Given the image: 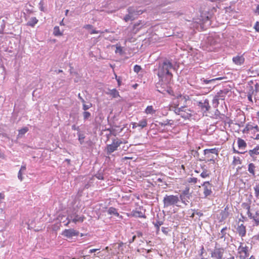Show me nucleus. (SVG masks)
I'll use <instances>...</instances> for the list:
<instances>
[{
    "label": "nucleus",
    "mask_w": 259,
    "mask_h": 259,
    "mask_svg": "<svg viewBox=\"0 0 259 259\" xmlns=\"http://www.w3.org/2000/svg\"><path fill=\"white\" fill-rule=\"evenodd\" d=\"M172 68H174V65L168 60L165 59L159 63L157 72L158 77L162 79L165 75L172 76V74L170 72V69Z\"/></svg>",
    "instance_id": "1"
},
{
    "label": "nucleus",
    "mask_w": 259,
    "mask_h": 259,
    "mask_svg": "<svg viewBox=\"0 0 259 259\" xmlns=\"http://www.w3.org/2000/svg\"><path fill=\"white\" fill-rule=\"evenodd\" d=\"M180 201L179 198L177 195H166L163 199L164 208L177 205Z\"/></svg>",
    "instance_id": "2"
},
{
    "label": "nucleus",
    "mask_w": 259,
    "mask_h": 259,
    "mask_svg": "<svg viewBox=\"0 0 259 259\" xmlns=\"http://www.w3.org/2000/svg\"><path fill=\"white\" fill-rule=\"evenodd\" d=\"M123 143V142L118 139H114L112 140L111 144L107 145L106 151L107 155H109L113 152L116 151L118 147Z\"/></svg>",
    "instance_id": "3"
},
{
    "label": "nucleus",
    "mask_w": 259,
    "mask_h": 259,
    "mask_svg": "<svg viewBox=\"0 0 259 259\" xmlns=\"http://www.w3.org/2000/svg\"><path fill=\"white\" fill-rule=\"evenodd\" d=\"M225 249L222 247H215L211 251V257L213 259H223Z\"/></svg>",
    "instance_id": "4"
},
{
    "label": "nucleus",
    "mask_w": 259,
    "mask_h": 259,
    "mask_svg": "<svg viewBox=\"0 0 259 259\" xmlns=\"http://www.w3.org/2000/svg\"><path fill=\"white\" fill-rule=\"evenodd\" d=\"M186 108L187 107L184 106H181L180 108L174 107L173 110L176 114L180 115L182 117L188 118L190 116V114L186 112Z\"/></svg>",
    "instance_id": "5"
},
{
    "label": "nucleus",
    "mask_w": 259,
    "mask_h": 259,
    "mask_svg": "<svg viewBox=\"0 0 259 259\" xmlns=\"http://www.w3.org/2000/svg\"><path fill=\"white\" fill-rule=\"evenodd\" d=\"M79 232L73 229H65L62 233V235L63 236L69 239L72 238L74 236H77Z\"/></svg>",
    "instance_id": "6"
},
{
    "label": "nucleus",
    "mask_w": 259,
    "mask_h": 259,
    "mask_svg": "<svg viewBox=\"0 0 259 259\" xmlns=\"http://www.w3.org/2000/svg\"><path fill=\"white\" fill-rule=\"evenodd\" d=\"M246 152L248 153V155L251 158L252 161L257 160L258 156H259V145H257L253 149L246 151Z\"/></svg>",
    "instance_id": "7"
},
{
    "label": "nucleus",
    "mask_w": 259,
    "mask_h": 259,
    "mask_svg": "<svg viewBox=\"0 0 259 259\" xmlns=\"http://www.w3.org/2000/svg\"><path fill=\"white\" fill-rule=\"evenodd\" d=\"M202 185L203 187V194L205 197L210 196L212 193V185L209 182H205Z\"/></svg>",
    "instance_id": "8"
},
{
    "label": "nucleus",
    "mask_w": 259,
    "mask_h": 259,
    "mask_svg": "<svg viewBox=\"0 0 259 259\" xmlns=\"http://www.w3.org/2000/svg\"><path fill=\"white\" fill-rule=\"evenodd\" d=\"M198 106L201 109L202 111L204 113L208 111L210 108L209 105V102L207 99L201 100L198 102Z\"/></svg>",
    "instance_id": "9"
},
{
    "label": "nucleus",
    "mask_w": 259,
    "mask_h": 259,
    "mask_svg": "<svg viewBox=\"0 0 259 259\" xmlns=\"http://www.w3.org/2000/svg\"><path fill=\"white\" fill-rule=\"evenodd\" d=\"M238 250L241 259H245L249 256L248 249L247 246H243L241 244L238 247Z\"/></svg>",
    "instance_id": "10"
},
{
    "label": "nucleus",
    "mask_w": 259,
    "mask_h": 259,
    "mask_svg": "<svg viewBox=\"0 0 259 259\" xmlns=\"http://www.w3.org/2000/svg\"><path fill=\"white\" fill-rule=\"evenodd\" d=\"M145 210L143 209H137L136 210L133 211V215L136 218H145L146 216L145 214Z\"/></svg>",
    "instance_id": "11"
},
{
    "label": "nucleus",
    "mask_w": 259,
    "mask_h": 259,
    "mask_svg": "<svg viewBox=\"0 0 259 259\" xmlns=\"http://www.w3.org/2000/svg\"><path fill=\"white\" fill-rule=\"evenodd\" d=\"M227 92H228L226 90H221L215 95V96L213 99V102H214L215 101L218 102V101L219 100H224L226 95L227 94Z\"/></svg>",
    "instance_id": "12"
},
{
    "label": "nucleus",
    "mask_w": 259,
    "mask_h": 259,
    "mask_svg": "<svg viewBox=\"0 0 259 259\" xmlns=\"http://www.w3.org/2000/svg\"><path fill=\"white\" fill-rule=\"evenodd\" d=\"M132 8H128L127 12L128 14L126 15L123 18V20L125 22H127L130 20H133L135 19V17L133 16L134 10Z\"/></svg>",
    "instance_id": "13"
},
{
    "label": "nucleus",
    "mask_w": 259,
    "mask_h": 259,
    "mask_svg": "<svg viewBox=\"0 0 259 259\" xmlns=\"http://www.w3.org/2000/svg\"><path fill=\"white\" fill-rule=\"evenodd\" d=\"M232 60L233 62L237 65H241L244 62V58L243 56H237L233 57Z\"/></svg>",
    "instance_id": "14"
},
{
    "label": "nucleus",
    "mask_w": 259,
    "mask_h": 259,
    "mask_svg": "<svg viewBox=\"0 0 259 259\" xmlns=\"http://www.w3.org/2000/svg\"><path fill=\"white\" fill-rule=\"evenodd\" d=\"M237 231L239 234V236L243 237L246 234V228L243 225L241 224L238 226L237 228Z\"/></svg>",
    "instance_id": "15"
},
{
    "label": "nucleus",
    "mask_w": 259,
    "mask_h": 259,
    "mask_svg": "<svg viewBox=\"0 0 259 259\" xmlns=\"http://www.w3.org/2000/svg\"><path fill=\"white\" fill-rule=\"evenodd\" d=\"M243 208H245L247 210V214L248 215V217L251 219H253L254 220V219H256L257 216H252V213L250 211V206L247 204V203H243Z\"/></svg>",
    "instance_id": "16"
},
{
    "label": "nucleus",
    "mask_w": 259,
    "mask_h": 259,
    "mask_svg": "<svg viewBox=\"0 0 259 259\" xmlns=\"http://www.w3.org/2000/svg\"><path fill=\"white\" fill-rule=\"evenodd\" d=\"M108 213L111 215H114L119 218H122V216L120 215L117 212V210L113 207H110L108 208L107 210Z\"/></svg>",
    "instance_id": "17"
},
{
    "label": "nucleus",
    "mask_w": 259,
    "mask_h": 259,
    "mask_svg": "<svg viewBox=\"0 0 259 259\" xmlns=\"http://www.w3.org/2000/svg\"><path fill=\"white\" fill-rule=\"evenodd\" d=\"M108 92L107 93V94L108 95H110L113 98H116L118 97H120L119 92H118V91L116 89H113L112 90L108 89Z\"/></svg>",
    "instance_id": "18"
},
{
    "label": "nucleus",
    "mask_w": 259,
    "mask_h": 259,
    "mask_svg": "<svg viewBox=\"0 0 259 259\" xmlns=\"http://www.w3.org/2000/svg\"><path fill=\"white\" fill-rule=\"evenodd\" d=\"M237 144L238 148L240 149H244L247 146V144L245 141L241 138L238 139Z\"/></svg>",
    "instance_id": "19"
},
{
    "label": "nucleus",
    "mask_w": 259,
    "mask_h": 259,
    "mask_svg": "<svg viewBox=\"0 0 259 259\" xmlns=\"http://www.w3.org/2000/svg\"><path fill=\"white\" fill-rule=\"evenodd\" d=\"M253 125L251 124H247L245 127V128L243 130V133L244 134H252V128Z\"/></svg>",
    "instance_id": "20"
},
{
    "label": "nucleus",
    "mask_w": 259,
    "mask_h": 259,
    "mask_svg": "<svg viewBox=\"0 0 259 259\" xmlns=\"http://www.w3.org/2000/svg\"><path fill=\"white\" fill-rule=\"evenodd\" d=\"M256 166L253 163H250L248 165V171L252 176H255V169Z\"/></svg>",
    "instance_id": "21"
},
{
    "label": "nucleus",
    "mask_w": 259,
    "mask_h": 259,
    "mask_svg": "<svg viewBox=\"0 0 259 259\" xmlns=\"http://www.w3.org/2000/svg\"><path fill=\"white\" fill-rule=\"evenodd\" d=\"M220 215L222 220H224L228 218L229 215V212L227 211V207H226L224 210L221 211Z\"/></svg>",
    "instance_id": "22"
},
{
    "label": "nucleus",
    "mask_w": 259,
    "mask_h": 259,
    "mask_svg": "<svg viewBox=\"0 0 259 259\" xmlns=\"http://www.w3.org/2000/svg\"><path fill=\"white\" fill-rule=\"evenodd\" d=\"M227 227H225V228H223L221 231V232L219 233V235H218V237L220 239H224V240L225 239V236L226 235V230H227Z\"/></svg>",
    "instance_id": "23"
},
{
    "label": "nucleus",
    "mask_w": 259,
    "mask_h": 259,
    "mask_svg": "<svg viewBox=\"0 0 259 259\" xmlns=\"http://www.w3.org/2000/svg\"><path fill=\"white\" fill-rule=\"evenodd\" d=\"M38 22V20L36 17H32L27 22V25L33 27Z\"/></svg>",
    "instance_id": "24"
},
{
    "label": "nucleus",
    "mask_w": 259,
    "mask_h": 259,
    "mask_svg": "<svg viewBox=\"0 0 259 259\" xmlns=\"http://www.w3.org/2000/svg\"><path fill=\"white\" fill-rule=\"evenodd\" d=\"M203 151L205 155H206L209 153H212L218 155V150L215 148L205 149Z\"/></svg>",
    "instance_id": "25"
},
{
    "label": "nucleus",
    "mask_w": 259,
    "mask_h": 259,
    "mask_svg": "<svg viewBox=\"0 0 259 259\" xmlns=\"http://www.w3.org/2000/svg\"><path fill=\"white\" fill-rule=\"evenodd\" d=\"M145 113L147 114H153L155 113V110L153 109L152 106H148L145 109Z\"/></svg>",
    "instance_id": "26"
},
{
    "label": "nucleus",
    "mask_w": 259,
    "mask_h": 259,
    "mask_svg": "<svg viewBox=\"0 0 259 259\" xmlns=\"http://www.w3.org/2000/svg\"><path fill=\"white\" fill-rule=\"evenodd\" d=\"M83 220H84L83 217L76 215L72 219V221L74 223H76L77 222H82L83 221Z\"/></svg>",
    "instance_id": "27"
},
{
    "label": "nucleus",
    "mask_w": 259,
    "mask_h": 259,
    "mask_svg": "<svg viewBox=\"0 0 259 259\" xmlns=\"http://www.w3.org/2000/svg\"><path fill=\"white\" fill-rule=\"evenodd\" d=\"M128 8H132L134 10L133 16L135 17L137 15H141L143 13V11L141 10H139L138 8H134V7H129Z\"/></svg>",
    "instance_id": "28"
},
{
    "label": "nucleus",
    "mask_w": 259,
    "mask_h": 259,
    "mask_svg": "<svg viewBox=\"0 0 259 259\" xmlns=\"http://www.w3.org/2000/svg\"><path fill=\"white\" fill-rule=\"evenodd\" d=\"M223 78V77H218V78H213V79H209V80L205 79L203 78L202 79H201V80L203 81L205 84H208L211 82H213L215 80H221Z\"/></svg>",
    "instance_id": "29"
},
{
    "label": "nucleus",
    "mask_w": 259,
    "mask_h": 259,
    "mask_svg": "<svg viewBox=\"0 0 259 259\" xmlns=\"http://www.w3.org/2000/svg\"><path fill=\"white\" fill-rule=\"evenodd\" d=\"M147 125V121L146 119H144L140 120L138 123V126L141 127V128H144Z\"/></svg>",
    "instance_id": "30"
},
{
    "label": "nucleus",
    "mask_w": 259,
    "mask_h": 259,
    "mask_svg": "<svg viewBox=\"0 0 259 259\" xmlns=\"http://www.w3.org/2000/svg\"><path fill=\"white\" fill-rule=\"evenodd\" d=\"M53 34L55 36H60L62 34V33L60 30L59 26H55L54 27Z\"/></svg>",
    "instance_id": "31"
},
{
    "label": "nucleus",
    "mask_w": 259,
    "mask_h": 259,
    "mask_svg": "<svg viewBox=\"0 0 259 259\" xmlns=\"http://www.w3.org/2000/svg\"><path fill=\"white\" fill-rule=\"evenodd\" d=\"M171 121H172L171 120L167 119L166 120L164 121L163 122H160L159 123V125H160L161 126H165L167 125H171L172 124Z\"/></svg>",
    "instance_id": "32"
},
{
    "label": "nucleus",
    "mask_w": 259,
    "mask_h": 259,
    "mask_svg": "<svg viewBox=\"0 0 259 259\" xmlns=\"http://www.w3.org/2000/svg\"><path fill=\"white\" fill-rule=\"evenodd\" d=\"M205 252V250L203 245H201L200 247V251H199V255L200 257V259L202 258H205L203 256V254Z\"/></svg>",
    "instance_id": "33"
},
{
    "label": "nucleus",
    "mask_w": 259,
    "mask_h": 259,
    "mask_svg": "<svg viewBox=\"0 0 259 259\" xmlns=\"http://www.w3.org/2000/svg\"><path fill=\"white\" fill-rule=\"evenodd\" d=\"M153 224L154 225V226L158 230H159L160 226L163 225V223L162 221H157L156 222H154Z\"/></svg>",
    "instance_id": "34"
},
{
    "label": "nucleus",
    "mask_w": 259,
    "mask_h": 259,
    "mask_svg": "<svg viewBox=\"0 0 259 259\" xmlns=\"http://www.w3.org/2000/svg\"><path fill=\"white\" fill-rule=\"evenodd\" d=\"M91 116V114L88 111H84L83 112V116L84 120H86Z\"/></svg>",
    "instance_id": "35"
},
{
    "label": "nucleus",
    "mask_w": 259,
    "mask_h": 259,
    "mask_svg": "<svg viewBox=\"0 0 259 259\" xmlns=\"http://www.w3.org/2000/svg\"><path fill=\"white\" fill-rule=\"evenodd\" d=\"M77 135L78 137V140L81 144H82L83 142V140L85 138L83 134H81L80 133H77Z\"/></svg>",
    "instance_id": "36"
},
{
    "label": "nucleus",
    "mask_w": 259,
    "mask_h": 259,
    "mask_svg": "<svg viewBox=\"0 0 259 259\" xmlns=\"http://www.w3.org/2000/svg\"><path fill=\"white\" fill-rule=\"evenodd\" d=\"M189 188L186 187L184 190L183 191L182 195H180V197L183 200L182 196H186L189 194Z\"/></svg>",
    "instance_id": "37"
},
{
    "label": "nucleus",
    "mask_w": 259,
    "mask_h": 259,
    "mask_svg": "<svg viewBox=\"0 0 259 259\" xmlns=\"http://www.w3.org/2000/svg\"><path fill=\"white\" fill-rule=\"evenodd\" d=\"M28 131V128L25 127L19 130V135H24Z\"/></svg>",
    "instance_id": "38"
},
{
    "label": "nucleus",
    "mask_w": 259,
    "mask_h": 259,
    "mask_svg": "<svg viewBox=\"0 0 259 259\" xmlns=\"http://www.w3.org/2000/svg\"><path fill=\"white\" fill-rule=\"evenodd\" d=\"M92 104L91 103H90L87 105V104H85L84 103H83V105H82V109L84 111H86L87 110H88L91 107H92Z\"/></svg>",
    "instance_id": "39"
},
{
    "label": "nucleus",
    "mask_w": 259,
    "mask_h": 259,
    "mask_svg": "<svg viewBox=\"0 0 259 259\" xmlns=\"http://www.w3.org/2000/svg\"><path fill=\"white\" fill-rule=\"evenodd\" d=\"M233 163L235 164H240V160L239 157L234 156Z\"/></svg>",
    "instance_id": "40"
},
{
    "label": "nucleus",
    "mask_w": 259,
    "mask_h": 259,
    "mask_svg": "<svg viewBox=\"0 0 259 259\" xmlns=\"http://www.w3.org/2000/svg\"><path fill=\"white\" fill-rule=\"evenodd\" d=\"M255 196L257 198L259 197V186H255L254 187Z\"/></svg>",
    "instance_id": "41"
},
{
    "label": "nucleus",
    "mask_w": 259,
    "mask_h": 259,
    "mask_svg": "<svg viewBox=\"0 0 259 259\" xmlns=\"http://www.w3.org/2000/svg\"><path fill=\"white\" fill-rule=\"evenodd\" d=\"M115 79L117 81L118 86L119 87L121 85V83H122L121 78L120 76H117L116 74L115 75Z\"/></svg>",
    "instance_id": "42"
},
{
    "label": "nucleus",
    "mask_w": 259,
    "mask_h": 259,
    "mask_svg": "<svg viewBox=\"0 0 259 259\" xmlns=\"http://www.w3.org/2000/svg\"><path fill=\"white\" fill-rule=\"evenodd\" d=\"M141 70V67L140 66L136 65L134 66V70L135 72L138 73Z\"/></svg>",
    "instance_id": "43"
},
{
    "label": "nucleus",
    "mask_w": 259,
    "mask_h": 259,
    "mask_svg": "<svg viewBox=\"0 0 259 259\" xmlns=\"http://www.w3.org/2000/svg\"><path fill=\"white\" fill-rule=\"evenodd\" d=\"M209 176L207 171H203L200 174V176L203 178H205Z\"/></svg>",
    "instance_id": "44"
},
{
    "label": "nucleus",
    "mask_w": 259,
    "mask_h": 259,
    "mask_svg": "<svg viewBox=\"0 0 259 259\" xmlns=\"http://www.w3.org/2000/svg\"><path fill=\"white\" fill-rule=\"evenodd\" d=\"M235 256L234 254H229L225 256L224 259H235Z\"/></svg>",
    "instance_id": "45"
},
{
    "label": "nucleus",
    "mask_w": 259,
    "mask_h": 259,
    "mask_svg": "<svg viewBox=\"0 0 259 259\" xmlns=\"http://www.w3.org/2000/svg\"><path fill=\"white\" fill-rule=\"evenodd\" d=\"M95 177L99 180H103L104 177L102 173H98L95 175Z\"/></svg>",
    "instance_id": "46"
},
{
    "label": "nucleus",
    "mask_w": 259,
    "mask_h": 259,
    "mask_svg": "<svg viewBox=\"0 0 259 259\" xmlns=\"http://www.w3.org/2000/svg\"><path fill=\"white\" fill-rule=\"evenodd\" d=\"M188 182L189 183L195 184L197 182V179L196 178H190L189 179Z\"/></svg>",
    "instance_id": "47"
},
{
    "label": "nucleus",
    "mask_w": 259,
    "mask_h": 259,
    "mask_svg": "<svg viewBox=\"0 0 259 259\" xmlns=\"http://www.w3.org/2000/svg\"><path fill=\"white\" fill-rule=\"evenodd\" d=\"M257 132H259L258 126L257 125L253 126L252 128V134H254Z\"/></svg>",
    "instance_id": "48"
},
{
    "label": "nucleus",
    "mask_w": 259,
    "mask_h": 259,
    "mask_svg": "<svg viewBox=\"0 0 259 259\" xmlns=\"http://www.w3.org/2000/svg\"><path fill=\"white\" fill-rule=\"evenodd\" d=\"M83 28L88 30H91L93 28V26L92 25L87 24L84 25Z\"/></svg>",
    "instance_id": "49"
},
{
    "label": "nucleus",
    "mask_w": 259,
    "mask_h": 259,
    "mask_svg": "<svg viewBox=\"0 0 259 259\" xmlns=\"http://www.w3.org/2000/svg\"><path fill=\"white\" fill-rule=\"evenodd\" d=\"M18 179H19L21 181H22V180H23V177H22V171H19V172H18Z\"/></svg>",
    "instance_id": "50"
},
{
    "label": "nucleus",
    "mask_w": 259,
    "mask_h": 259,
    "mask_svg": "<svg viewBox=\"0 0 259 259\" xmlns=\"http://www.w3.org/2000/svg\"><path fill=\"white\" fill-rule=\"evenodd\" d=\"M254 27L257 31H259V22H256Z\"/></svg>",
    "instance_id": "51"
},
{
    "label": "nucleus",
    "mask_w": 259,
    "mask_h": 259,
    "mask_svg": "<svg viewBox=\"0 0 259 259\" xmlns=\"http://www.w3.org/2000/svg\"><path fill=\"white\" fill-rule=\"evenodd\" d=\"M122 48L120 47H116V53H121L122 52Z\"/></svg>",
    "instance_id": "52"
},
{
    "label": "nucleus",
    "mask_w": 259,
    "mask_h": 259,
    "mask_svg": "<svg viewBox=\"0 0 259 259\" xmlns=\"http://www.w3.org/2000/svg\"><path fill=\"white\" fill-rule=\"evenodd\" d=\"M78 98L79 99V100L81 101V102L82 103H85V101L82 98V97L80 96V94L79 93L78 95Z\"/></svg>",
    "instance_id": "53"
},
{
    "label": "nucleus",
    "mask_w": 259,
    "mask_h": 259,
    "mask_svg": "<svg viewBox=\"0 0 259 259\" xmlns=\"http://www.w3.org/2000/svg\"><path fill=\"white\" fill-rule=\"evenodd\" d=\"M26 169V166L22 165V166H21V168L19 171L23 172V171H25Z\"/></svg>",
    "instance_id": "54"
},
{
    "label": "nucleus",
    "mask_w": 259,
    "mask_h": 259,
    "mask_svg": "<svg viewBox=\"0 0 259 259\" xmlns=\"http://www.w3.org/2000/svg\"><path fill=\"white\" fill-rule=\"evenodd\" d=\"M91 31L90 32V33L91 34H97L98 33H99V31H97V30H94V29H91Z\"/></svg>",
    "instance_id": "55"
},
{
    "label": "nucleus",
    "mask_w": 259,
    "mask_h": 259,
    "mask_svg": "<svg viewBox=\"0 0 259 259\" xmlns=\"http://www.w3.org/2000/svg\"><path fill=\"white\" fill-rule=\"evenodd\" d=\"M254 221L257 225H259V216H257L256 219H254Z\"/></svg>",
    "instance_id": "56"
},
{
    "label": "nucleus",
    "mask_w": 259,
    "mask_h": 259,
    "mask_svg": "<svg viewBox=\"0 0 259 259\" xmlns=\"http://www.w3.org/2000/svg\"><path fill=\"white\" fill-rule=\"evenodd\" d=\"M166 92L169 94V95H171L172 96H174V94H173V91L171 90V89H168L166 90Z\"/></svg>",
    "instance_id": "57"
},
{
    "label": "nucleus",
    "mask_w": 259,
    "mask_h": 259,
    "mask_svg": "<svg viewBox=\"0 0 259 259\" xmlns=\"http://www.w3.org/2000/svg\"><path fill=\"white\" fill-rule=\"evenodd\" d=\"M247 98L249 101L253 102L252 99V95L251 94H249L247 95Z\"/></svg>",
    "instance_id": "58"
},
{
    "label": "nucleus",
    "mask_w": 259,
    "mask_h": 259,
    "mask_svg": "<svg viewBox=\"0 0 259 259\" xmlns=\"http://www.w3.org/2000/svg\"><path fill=\"white\" fill-rule=\"evenodd\" d=\"M99 250H100V249H92L90 250L89 252L90 253H92L95 252Z\"/></svg>",
    "instance_id": "59"
},
{
    "label": "nucleus",
    "mask_w": 259,
    "mask_h": 259,
    "mask_svg": "<svg viewBox=\"0 0 259 259\" xmlns=\"http://www.w3.org/2000/svg\"><path fill=\"white\" fill-rule=\"evenodd\" d=\"M72 129L73 130L79 131V127H76L75 125H73L72 126Z\"/></svg>",
    "instance_id": "60"
},
{
    "label": "nucleus",
    "mask_w": 259,
    "mask_h": 259,
    "mask_svg": "<svg viewBox=\"0 0 259 259\" xmlns=\"http://www.w3.org/2000/svg\"><path fill=\"white\" fill-rule=\"evenodd\" d=\"M211 2H223L224 1H225L226 0H210Z\"/></svg>",
    "instance_id": "61"
},
{
    "label": "nucleus",
    "mask_w": 259,
    "mask_h": 259,
    "mask_svg": "<svg viewBox=\"0 0 259 259\" xmlns=\"http://www.w3.org/2000/svg\"><path fill=\"white\" fill-rule=\"evenodd\" d=\"M133 124V128H136L138 126V123H135V122H134L132 123Z\"/></svg>",
    "instance_id": "62"
},
{
    "label": "nucleus",
    "mask_w": 259,
    "mask_h": 259,
    "mask_svg": "<svg viewBox=\"0 0 259 259\" xmlns=\"http://www.w3.org/2000/svg\"><path fill=\"white\" fill-rule=\"evenodd\" d=\"M5 198V195L4 194L0 193V200L4 199Z\"/></svg>",
    "instance_id": "63"
},
{
    "label": "nucleus",
    "mask_w": 259,
    "mask_h": 259,
    "mask_svg": "<svg viewBox=\"0 0 259 259\" xmlns=\"http://www.w3.org/2000/svg\"><path fill=\"white\" fill-rule=\"evenodd\" d=\"M255 13L259 15V5H257L256 7Z\"/></svg>",
    "instance_id": "64"
}]
</instances>
